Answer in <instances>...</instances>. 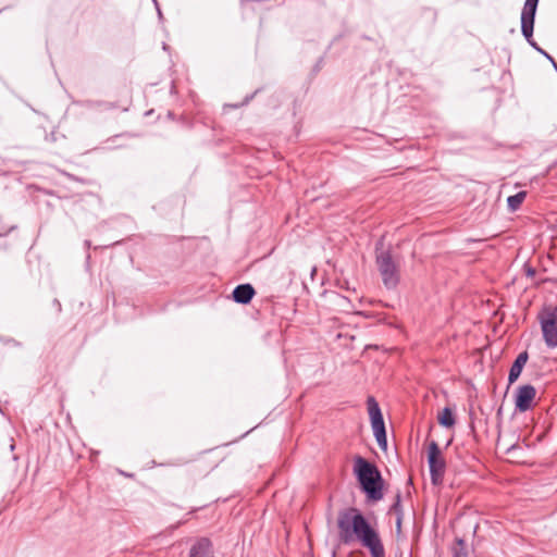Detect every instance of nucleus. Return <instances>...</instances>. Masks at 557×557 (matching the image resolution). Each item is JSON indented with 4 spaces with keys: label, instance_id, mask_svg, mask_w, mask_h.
Instances as JSON below:
<instances>
[{
    "label": "nucleus",
    "instance_id": "nucleus-21",
    "mask_svg": "<svg viewBox=\"0 0 557 557\" xmlns=\"http://www.w3.org/2000/svg\"><path fill=\"white\" fill-rule=\"evenodd\" d=\"M84 106L88 109H95V108H98L97 106V101H94V100H87L84 102Z\"/></svg>",
    "mask_w": 557,
    "mask_h": 557
},
{
    "label": "nucleus",
    "instance_id": "nucleus-17",
    "mask_svg": "<svg viewBox=\"0 0 557 557\" xmlns=\"http://www.w3.org/2000/svg\"><path fill=\"white\" fill-rule=\"evenodd\" d=\"M260 91H261V89L258 88L252 94L247 95L240 104H230V107L237 109L239 107L247 106L256 97V95L259 94Z\"/></svg>",
    "mask_w": 557,
    "mask_h": 557
},
{
    "label": "nucleus",
    "instance_id": "nucleus-5",
    "mask_svg": "<svg viewBox=\"0 0 557 557\" xmlns=\"http://www.w3.org/2000/svg\"><path fill=\"white\" fill-rule=\"evenodd\" d=\"M545 345L553 349L557 347V306L544 307L539 314Z\"/></svg>",
    "mask_w": 557,
    "mask_h": 557
},
{
    "label": "nucleus",
    "instance_id": "nucleus-6",
    "mask_svg": "<svg viewBox=\"0 0 557 557\" xmlns=\"http://www.w3.org/2000/svg\"><path fill=\"white\" fill-rule=\"evenodd\" d=\"M428 465L432 484H442L446 469V461L443 458L441 448L435 441H432L429 445Z\"/></svg>",
    "mask_w": 557,
    "mask_h": 557
},
{
    "label": "nucleus",
    "instance_id": "nucleus-27",
    "mask_svg": "<svg viewBox=\"0 0 557 557\" xmlns=\"http://www.w3.org/2000/svg\"><path fill=\"white\" fill-rule=\"evenodd\" d=\"M157 10H158L159 17H162L161 10L158 7H157Z\"/></svg>",
    "mask_w": 557,
    "mask_h": 557
},
{
    "label": "nucleus",
    "instance_id": "nucleus-4",
    "mask_svg": "<svg viewBox=\"0 0 557 557\" xmlns=\"http://www.w3.org/2000/svg\"><path fill=\"white\" fill-rule=\"evenodd\" d=\"M376 265L382 277L383 285L387 289H395L400 281L398 265L393 260L389 250H382L376 255Z\"/></svg>",
    "mask_w": 557,
    "mask_h": 557
},
{
    "label": "nucleus",
    "instance_id": "nucleus-8",
    "mask_svg": "<svg viewBox=\"0 0 557 557\" xmlns=\"http://www.w3.org/2000/svg\"><path fill=\"white\" fill-rule=\"evenodd\" d=\"M188 557H214V548L210 539L199 537L188 550Z\"/></svg>",
    "mask_w": 557,
    "mask_h": 557
},
{
    "label": "nucleus",
    "instance_id": "nucleus-10",
    "mask_svg": "<svg viewBox=\"0 0 557 557\" xmlns=\"http://www.w3.org/2000/svg\"><path fill=\"white\" fill-rule=\"evenodd\" d=\"M373 435L376 440L379 447L383 450L387 448V436L384 418L370 420Z\"/></svg>",
    "mask_w": 557,
    "mask_h": 557
},
{
    "label": "nucleus",
    "instance_id": "nucleus-29",
    "mask_svg": "<svg viewBox=\"0 0 557 557\" xmlns=\"http://www.w3.org/2000/svg\"><path fill=\"white\" fill-rule=\"evenodd\" d=\"M0 406H2V403H0Z\"/></svg>",
    "mask_w": 557,
    "mask_h": 557
},
{
    "label": "nucleus",
    "instance_id": "nucleus-13",
    "mask_svg": "<svg viewBox=\"0 0 557 557\" xmlns=\"http://www.w3.org/2000/svg\"><path fill=\"white\" fill-rule=\"evenodd\" d=\"M367 408H368V413H369L370 420L379 419V418L383 417L380 405L373 396H369L367 398Z\"/></svg>",
    "mask_w": 557,
    "mask_h": 557
},
{
    "label": "nucleus",
    "instance_id": "nucleus-26",
    "mask_svg": "<svg viewBox=\"0 0 557 557\" xmlns=\"http://www.w3.org/2000/svg\"><path fill=\"white\" fill-rule=\"evenodd\" d=\"M85 246H86L87 248H89V247H90V242H89V240H85Z\"/></svg>",
    "mask_w": 557,
    "mask_h": 557
},
{
    "label": "nucleus",
    "instance_id": "nucleus-22",
    "mask_svg": "<svg viewBox=\"0 0 557 557\" xmlns=\"http://www.w3.org/2000/svg\"><path fill=\"white\" fill-rule=\"evenodd\" d=\"M403 518L404 517H396V530H397V532H400Z\"/></svg>",
    "mask_w": 557,
    "mask_h": 557
},
{
    "label": "nucleus",
    "instance_id": "nucleus-14",
    "mask_svg": "<svg viewBox=\"0 0 557 557\" xmlns=\"http://www.w3.org/2000/svg\"><path fill=\"white\" fill-rule=\"evenodd\" d=\"M527 197V193L525 191H519L515 195H511L507 198V206H508V209L511 211V212H515L517 211L521 203L523 202V200L525 199Z\"/></svg>",
    "mask_w": 557,
    "mask_h": 557
},
{
    "label": "nucleus",
    "instance_id": "nucleus-28",
    "mask_svg": "<svg viewBox=\"0 0 557 557\" xmlns=\"http://www.w3.org/2000/svg\"><path fill=\"white\" fill-rule=\"evenodd\" d=\"M12 342H13V341H11V339H7V341H3V339H2V343H4V344H9V343H12Z\"/></svg>",
    "mask_w": 557,
    "mask_h": 557
},
{
    "label": "nucleus",
    "instance_id": "nucleus-16",
    "mask_svg": "<svg viewBox=\"0 0 557 557\" xmlns=\"http://www.w3.org/2000/svg\"><path fill=\"white\" fill-rule=\"evenodd\" d=\"M465 545L466 543L462 539L457 540V546L454 548V557H468Z\"/></svg>",
    "mask_w": 557,
    "mask_h": 557
},
{
    "label": "nucleus",
    "instance_id": "nucleus-3",
    "mask_svg": "<svg viewBox=\"0 0 557 557\" xmlns=\"http://www.w3.org/2000/svg\"><path fill=\"white\" fill-rule=\"evenodd\" d=\"M540 0H525L522 12H521V33L528 44L544 55L548 61L553 59V57L542 49L537 42L533 39V29H534V21L535 14L537 10Z\"/></svg>",
    "mask_w": 557,
    "mask_h": 557
},
{
    "label": "nucleus",
    "instance_id": "nucleus-19",
    "mask_svg": "<svg viewBox=\"0 0 557 557\" xmlns=\"http://www.w3.org/2000/svg\"><path fill=\"white\" fill-rule=\"evenodd\" d=\"M523 271L528 277H534L535 276V269L528 262L523 264Z\"/></svg>",
    "mask_w": 557,
    "mask_h": 557
},
{
    "label": "nucleus",
    "instance_id": "nucleus-11",
    "mask_svg": "<svg viewBox=\"0 0 557 557\" xmlns=\"http://www.w3.org/2000/svg\"><path fill=\"white\" fill-rule=\"evenodd\" d=\"M528 359H529L528 351H522L517 356V358L515 359V361L511 364L510 370H509V374H508V383L509 384L515 383L519 379Z\"/></svg>",
    "mask_w": 557,
    "mask_h": 557
},
{
    "label": "nucleus",
    "instance_id": "nucleus-24",
    "mask_svg": "<svg viewBox=\"0 0 557 557\" xmlns=\"http://www.w3.org/2000/svg\"><path fill=\"white\" fill-rule=\"evenodd\" d=\"M54 306H58V310H61V304L59 300L54 299Z\"/></svg>",
    "mask_w": 557,
    "mask_h": 557
},
{
    "label": "nucleus",
    "instance_id": "nucleus-30",
    "mask_svg": "<svg viewBox=\"0 0 557 557\" xmlns=\"http://www.w3.org/2000/svg\"><path fill=\"white\" fill-rule=\"evenodd\" d=\"M0 406H2V403H0Z\"/></svg>",
    "mask_w": 557,
    "mask_h": 557
},
{
    "label": "nucleus",
    "instance_id": "nucleus-20",
    "mask_svg": "<svg viewBox=\"0 0 557 557\" xmlns=\"http://www.w3.org/2000/svg\"><path fill=\"white\" fill-rule=\"evenodd\" d=\"M9 448H10V454H11V460L12 461H16L18 459L17 455H15L13 451L15 449V444L13 442V438H10V445H9Z\"/></svg>",
    "mask_w": 557,
    "mask_h": 557
},
{
    "label": "nucleus",
    "instance_id": "nucleus-2",
    "mask_svg": "<svg viewBox=\"0 0 557 557\" xmlns=\"http://www.w3.org/2000/svg\"><path fill=\"white\" fill-rule=\"evenodd\" d=\"M354 474L370 502L383 498L384 480L377 467L361 456L354 458Z\"/></svg>",
    "mask_w": 557,
    "mask_h": 557
},
{
    "label": "nucleus",
    "instance_id": "nucleus-15",
    "mask_svg": "<svg viewBox=\"0 0 557 557\" xmlns=\"http://www.w3.org/2000/svg\"><path fill=\"white\" fill-rule=\"evenodd\" d=\"M391 511L395 512L396 517H404L401 494L399 492L396 494L395 502L391 507Z\"/></svg>",
    "mask_w": 557,
    "mask_h": 557
},
{
    "label": "nucleus",
    "instance_id": "nucleus-18",
    "mask_svg": "<svg viewBox=\"0 0 557 557\" xmlns=\"http://www.w3.org/2000/svg\"><path fill=\"white\" fill-rule=\"evenodd\" d=\"M98 109L108 111L113 110L116 108V104L114 102H108V101H97Z\"/></svg>",
    "mask_w": 557,
    "mask_h": 557
},
{
    "label": "nucleus",
    "instance_id": "nucleus-7",
    "mask_svg": "<svg viewBox=\"0 0 557 557\" xmlns=\"http://www.w3.org/2000/svg\"><path fill=\"white\" fill-rule=\"evenodd\" d=\"M536 395V389L531 384H525L517 389L515 395V409L519 412H525L531 408L532 401Z\"/></svg>",
    "mask_w": 557,
    "mask_h": 557
},
{
    "label": "nucleus",
    "instance_id": "nucleus-9",
    "mask_svg": "<svg viewBox=\"0 0 557 557\" xmlns=\"http://www.w3.org/2000/svg\"><path fill=\"white\" fill-rule=\"evenodd\" d=\"M256 295V290L253 286L249 283L237 285L232 292V298L236 304L248 305L253 296Z\"/></svg>",
    "mask_w": 557,
    "mask_h": 557
},
{
    "label": "nucleus",
    "instance_id": "nucleus-25",
    "mask_svg": "<svg viewBox=\"0 0 557 557\" xmlns=\"http://www.w3.org/2000/svg\"><path fill=\"white\" fill-rule=\"evenodd\" d=\"M50 139H51L52 141H54V140H55L54 133H51V135H50Z\"/></svg>",
    "mask_w": 557,
    "mask_h": 557
},
{
    "label": "nucleus",
    "instance_id": "nucleus-23",
    "mask_svg": "<svg viewBox=\"0 0 557 557\" xmlns=\"http://www.w3.org/2000/svg\"><path fill=\"white\" fill-rule=\"evenodd\" d=\"M517 448V445L513 444L511 445L510 447L507 448V453H511L512 450H515Z\"/></svg>",
    "mask_w": 557,
    "mask_h": 557
},
{
    "label": "nucleus",
    "instance_id": "nucleus-1",
    "mask_svg": "<svg viewBox=\"0 0 557 557\" xmlns=\"http://www.w3.org/2000/svg\"><path fill=\"white\" fill-rule=\"evenodd\" d=\"M339 541L349 545L355 540L369 549L371 557H385V548L379 532L356 507L342 509L337 517Z\"/></svg>",
    "mask_w": 557,
    "mask_h": 557
},
{
    "label": "nucleus",
    "instance_id": "nucleus-12",
    "mask_svg": "<svg viewBox=\"0 0 557 557\" xmlns=\"http://www.w3.org/2000/svg\"><path fill=\"white\" fill-rule=\"evenodd\" d=\"M438 423L444 428H451L455 425L456 420L453 410L445 407L437 416Z\"/></svg>",
    "mask_w": 557,
    "mask_h": 557
}]
</instances>
